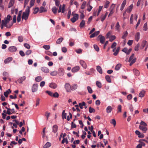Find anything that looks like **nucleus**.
<instances>
[{"instance_id":"obj_26","label":"nucleus","mask_w":148,"mask_h":148,"mask_svg":"<svg viewBox=\"0 0 148 148\" xmlns=\"http://www.w3.org/2000/svg\"><path fill=\"white\" fill-rule=\"evenodd\" d=\"M97 70V71L99 73L101 74L103 72H102V69L101 67L100 66H97L96 68Z\"/></svg>"},{"instance_id":"obj_32","label":"nucleus","mask_w":148,"mask_h":148,"mask_svg":"<svg viewBox=\"0 0 148 148\" xmlns=\"http://www.w3.org/2000/svg\"><path fill=\"white\" fill-rule=\"evenodd\" d=\"M51 145V144L49 142H47L44 145L43 147V148H47L49 147H50Z\"/></svg>"},{"instance_id":"obj_6","label":"nucleus","mask_w":148,"mask_h":148,"mask_svg":"<svg viewBox=\"0 0 148 148\" xmlns=\"http://www.w3.org/2000/svg\"><path fill=\"white\" fill-rule=\"evenodd\" d=\"M12 24L13 23H11L10 25H6L5 23H4L3 21V22L1 21V28L3 29L4 26L8 28H9L12 25Z\"/></svg>"},{"instance_id":"obj_38","label":"nucleus","mask_w":148,"mask_h":148,"mask_svg":"<svg viewBox=\"0 0 148 148\" xmlns=\"http://www.w3.org/2000/svg\"><path fill=\"white\" fill-rule=\"evenodd\" d=\"M133 72L134 73V74L137 76L139 75L140 74V72L139 71L136 69H134L133 70Z\"/></svg>"},{"instance_id":"obj_29","label":"nucleus","mask_w":148,"mask_h":148,"mask_svg":"<svg viewBox=\"0 0 148 148\" xmlns=\"http://www.w3.org/2000/svg\"><path fill=\"white\" fill-rule=\"evenodd\" d=\"M11 92V90L10 89H8L6 92L4 93V95L6 97H8V95Z\"/></svg>"},{"instance_id":"obj_60","label":"nucleus","mask_w":148,"mask_h":148,"mask_svg":"<svg viewBox=\"0 0 148 148\" xmlns=\"http://www.w3.org/2000/svg\"><path fill=\"white\" fill-rule=\"evenodd\" d=\"M35 0H31L30 1V7H29L30 8L31 7H32L33 6Z\"/></svg>"},{"instance_id":"obj_40","label":"nucleus","mask_w":148,"mask_h":148,"mask_svg":"<svg viewBox=\"0 0 148 148\" xmlns=\"http://www.w3.org/2000/svg\"><path fill=\"white\" fill-rule=\"evenodd\" d=\"M128 35V33L127 31L123 33V35L122 37V38L123 39H125V38Z\"/></svg>"},{"instance_id":"obj_11","label":"nucleus","mask_w":148,"mask_h":148,"mask_svg":"<svg viewBox=\"0 0 148 148\" xmlns=\"http://www.w3.org/2000/svg\"><path fill=\"white\" fill-rule=\"evenodd\" d=\"M133 7V5L132 4L127 8L125 10L127 12L130 13L132 11Z\"/></svg>"},{"instance_id":"obj_23","label":"nucleus","mask_w":148,"mask_h":148,"mask_svg":"<svg viewBox=\"0 0 148 148\" xmlns=\"http://www.w3.org/2000/svg\"><path fill=\"white\" fill-rule=\"evenodd\" d=\"M47 11V10L45 9L43 7L41 6L40 8L39 12L40 13L45 12Z\"/></svg>"},{"instance_id":"obj_15","label":"nucleus","mask_w":148,"mask_h":148,"mask_svg":"<svg viewBox=\"0 0 148 148\" xmlns=\"http://www.w3.org/2000/svg\"><path fill=\"white\" fill-rule=\"evenodd\" d=\"M79 69L80 68L79 66H76L72 69L71 71L73 73H75L78 71Z\"/></svg>"},{"instance_id":"obj_61","label":"nucleus","mask_w":148,"mask_h":148,"mask_svg":"<svg viewBox=\"0 0 148 148\" xmlns=\"http://www.w3.org/2000/svg\"><path fill=\"white\" fill-rule=\"evenodd\" d=\"M50 113L48 112H45V116H46L47 117V120H48V118L50 116Z\"/></svg>"},{"instance_id":"obj_58","label":"nucleus","mask_w":148,"mask_h":148,"mask_svg":"<svg viewBox=\"0 0 148 148\" xmlns=\"http://www.w3.org/2000/svg\"><path fill=\"white\" fill-rule=\"evenodd\" d=\"M118 111L117 112H121V106L120 105H119L117 107Z\"/></svg>"},{"instance_id":"obj_25","label":"nucleus","mask_w":148,"mask_h":148,"mask_svg":"<svg viewBox=\"0 0 148 148\" xmlns=\"http://www.w3.org/2000/svg\"><path fill=\"white\" fill-rule=\"evenodd\" d=\"M78 87V85L76 84H73L71 86V90H74L76 89Z\"/></svg>"},{"instance_id":"obj_1","label":"nucleus","mask_w":148,"mask_h":148,"mask_svg":"<svg viewBox=\"0 0 148 148\" xmlns=\"http://www.w3.org/2000/svg\"><path fill=\"white\" fill-rule=\"evenodd\" d=\"M30 11V7L28 6L27 7L25 11L23 12L22 19L23 20L24 19L26 21L28 18Z\"/></svg>"},{"instance_id":"obj_48","label":"nucleus","mask_w":148,"mask_h":148,"mask_svg":"<svg viewBox=\"0 0 148 148\" xmlns=\"http://www.w3.org/2000/svg\"><path fill=\"white\" fill-rule=\"evenodd\" d=\"M110 123L111 124H112L114 126H115L116 124V122L115 120L114 119H112L111 120Z\"/></svg>"},{"instance_id":"obj_9","label":"nucleus","mask_w":148,"mask_h":148,"mask_svg":"<svg viewBox=\"0 0 148 148\" xmlns=\"http://www.w3.org/2000/svg\"><path fill=\"white\" fill-rule=\"evenodd\" d=\"M38 85L37 84H33L32 87V91L33 92H35L38 90Z\"/></svg>"},{"instance_id":"obj_46","label":"nucleus","mask_w":148,"mask_h":148,"mask_svg":"<svg viewBox=\"0 0 148 148\" xmlns=\"http://www.w3.org/2000/svg\"><path fill=\"white\" fill-rule=\"evenodd\" d=\"M147 23H145L143 27V30L144 31H146L147 29Z\"/></svg>"},{"instance_id":"obj_54","label":"nucleus","mask_w":148,"mask_h":148,"mask_svg":"<svg viewBox=\"0 0 148 148\" xmlns=\"http://www.w3.org/2000/svg\"><path fill=\"white\" fill-rule=\"evenodd\" d=\"M140 125L146 127L147 126V124L143 121H141L140 123Z\"/></svg>"},{"instance_id":"obj_55","label":"nucleus","mask_w":148,"mask_h":148,"mask_svg":"<svg viewBox=\"0 0 148 148\" xmlns=\"http://www.w3.org/2000/svg\"><path fill=\"white\" fill-rule=\"evenodd\" d=\"M116 38V37L115 36H112L110 37L109 40L112 42L115 40Z\"/></svg>"},{"instance_id":"obj_37","label":"nucleus","mask_w":148,"mask_h":148,"mask_svg":"<svg viewBox=\"0 0 148 148\" xmlns=\"http://www.w3.org/2000/svg\"><path fill=\"white\" fill-rule=\"evenodd\" d=\"M58 73V72L57 71H55L51 72L50 74L52 76H56L57 75Z\"/></svg>"},{"instance_id":"obj_63","label":"nucleus","mask_w":148,"mask_h":148,"mask_svg":"<svg viewBox=\"0 0 148 148\" xmlns=\"http://www.w3.org/2000/svg\"><path fill=\"white\" fill-rule=\"evenodd\" d=\"M94 48L95 50L97 51H99V48L98 46L96 45H94Z\"/></svg>"},{"instance_id":"obj_42","label":"nucleus","mask_w":148,"mask_h":148,"mask_svg":"<svg viewBox=\"0 0 148 148\" xmlns=\"http://www.w3.org/2000/svg\"><path fill=\"white\" fill-rule=\"evenodd\" d=\"M66 114L65 113V110H63L62 112V117L64 119H66Z\"/></svg>"},{"instance_id":"obj_13","label":"nucleus","mask_w":148,"mask_h":148,"mask_svg":"<svg viewBox=\"0 0 148 148\" xmlns=\"http://www.w3.org/2000/svg\"><path fill=\"white\" fill-rule=\"evenodd\" d=\"M58 72L59 75L62 76L64 74V70L63 68H60L58 69Z\"/></svg>"},{"instance_id":"obj_51","label":"nucleus","mask_w":148,"mask_h":148,"mask_svg":"<svg viewBox=\"0 0 148 148\" xmlns=\"http://www.w3.org/2000/svg\"><path fill=\"white\" fill-rule=\"evenodd\" d=\"M136 58H134L133 59H132L130 62V66H131L132 64H133L134 63L136 60Z\"/></svg>"},{"instance_id":"obj_33","label":"nucleus","mask_w":148,"mask_h":148,"mask_svg":"<svg viewBox=\"0 0 148 148\" xmlns=\"http://www.w3.org/2000/svg\"><path fill=\"white\" fill-rule=\"evenodd\" d=\"M85 21L84 20H82L80 22L79 25V27L80 28L83 27L85 25Z\"/></svg>"},{"instance_id":"obj_45","label":"nucleus","mask_w":148,"mask_h":148,"mask_svg":"<svg viewBox=\"0 0 148 148\" xmlns=\"http://www.w3.org/2000/svg\"><path fill=\"white\" fill-rule=\"evenodd\" d=\"M59 96V95L57 92H55L54 93H53L52 97L55 98H58Z\"/></svg>"},{"instance_id":"obj_22","label":"nucleus","mask_w":148,"mask_h":148,"mask_svg":"<svg viewBox=\"0 0 148 148\" xmlns=\"http://www.w3.org/2000/svg\"><path fill=\"white\" fill-rule=\"evenodd\" d=\"M112 110V108L111 106H108L106 109V112L107 113H110Z\"/></svg>"},{"instance_id":"obj_31","label":"nucleus","mask_w":148,"mask_h":148,"mask_svg":"<svg viewBox=\"0 0 148 148\" xmlns=\"http://www.w3.org/2000/svg\"><path fill=\"white\" fill-rule=\"evenodd\" d=\"M147 41L146 40H143L142 41V44L141 45L140 49H143L147 43Z\"/></svg>"},{"instance_id":"obj_34","label":"nucleus","mask_w":148,"mask_h":148,"mask_svg":"<svg viewBox=\"0 0 148 148\" xmlns=\"http://www.w3.org/2000/svg\"><path fill=\"white\" fill-rule=\"evenodd\" d=\"M63 39V38L61 37L59 38L56 41V43L57 44H59L61 43Z\"/></svg>"},{"instance_id":"obj_27","label":"nucleus","mask_w":148,"mask_h":148,"mask_svg":"<svg viewBox=\"0 0 148 148\" xmlns=\"http://www.w3.org/2000/svg\"><path fill=\"white\" fill-rule=\"evenodd\" d=\"M25 79V77L23 76L18 79V81L19 83H22Z\"/></svg>"},{"instance_id":"obj_41","label":"nucleus","mask_w":148,"mask_h":148,"mask_svg":"<svg viewBox=\"0 0 148 148\" xmlns=\"http://www.w3.org/2000/svg\"><path fill=\"white\" fill-rule=\"evenodd\" d=\"M116 29L118 31H120V25L119 22H117L116 25Z\"/></svg>"},{"instance_id":"obj_8","label":"nucleus","mask_w":148,"mask_h":148,"mask_svg":"<svg viewBox=\"0 0 148 148\" xmlns=\"http://www.w3.org/2000/svg\"><path fill=\"white\" fill-rule=\"evenodd\" d=\"M79 63L82 66L84 69L87 68V66L85 62L83 60H79Z\"/></svg>"},{"instance_id":"obj_49","label":"nucleus","mask_w":148,"mask_h":148,"mask_svg":"<svg viewBox=\"0 0 148 148\" xmlns=\"http://www.w3.org/2000/svg\"><path fill=\"white\" fill-rule=\"evenodd\" d=\"M87 89L89 93H90V94H91L92 93V90L90 86H87Z\"/></svg>"},{"instance_id":"obj_47","label":"nucleus","mask_w":148,"mask_h":148,"mask_svg":"<svg viewBox=\"0 0 148 148\" xmlns=\"http://www.w3.org/2000/svg\"><path fill=\"white\" fill-rule=\"evenodd\" d=\"M96 84L97 86L99 88H101L102 87L101 83L99 81H97Z\"/></svg>"},{"instance_id":"obj_35","label":"nucleus","mask_w":148,"mask_h":148,"mask_svg":"<svg viewBox=\"0 0 148 148\" xmlns=\"http://www.w3.org/2000/svg\"><path fill=\"white\" fill-rule=\"evenodd\" d=\"M42 79V77L40 76L36 77L35 78V80L36 82H39Z\"/></svg>"},{"instance_id":"obj_20","label":"nucleus","mask_w":148,"mask_h":148,"mask_svg":"<svg viewBox=\"0 0 148 148\" xmlns=\"http://www.w3.org/2000/svg\"><path fill=\"white\" fill-rule=\"evenodd\" d=\"M12 60V57H10L7 58L5 59L4 61V62L5 64H7L9 63Z\"/></svg>"},{"instance_id":"obj_5","label":"nucleus","mask_w":148,"mask_h":148,"mask_svg":"<svg viewBox=\"0 0 148 148\" xmlns=\"http://www.w3.org/2000/svg\"><path fill=\"white\" fill-rule=\"evenodd\" d=\"M65 4H63L62 7V5H60L59 7L58 10V13H60V12H62V13H64L65 11Z\"/></svg>"},{"instance_id":"obj_36","label":"nucleus","mask_w":148,"mask_h":148,"mask_svg":"<svg viewBox=\"0 0 148 148\" xmlns=\"http://www.w3.org/2000/svg\"><path fill=\"white\" fill-rule=\"evenodd\" d=\"M57 8L55 6L53 7L52 8V11L54 14H56L57 12Z\"/></svg>"},{"instance_id":"obj_39","label":"nucleus","mask_w":148,"mask_h":148,"mask_svg":"<svg viewBox=\"0 0 148 148\" xmlns=\"http://www.w3.org/2000/svg\"><path fill=\"white\" fill-rule=\"evenodd\" d=\"M121 64H117L115 66V69L116 71L119 70L121 68Z\"/></svg>"},{"instance_id":"obj_18","label":"nucleus","mask_w":148,"mask_h":148,"mask_svg":"<svg viewBox=\"0 0 148 148\" xmlns=\"http://www.w3.org/2000/svg\"><path fill=\"white\" fill-rule=\"evenodd\" d=\"M140 36V34L139 32H138L136 33L135 35V40L137 42L139 40Z\"/></svg>"},{"instance_id":"obj_64","label":"nucleus","mask_w":148,"mask_h":148,"mask_svg":"<svg viewBox=\"0 0 148 148\" xmlns=\"http://www.w3.org/2000/svg\"><path fill=\"white\" fill-rule=\"evenodd\" d=\"M129 108L130 111L133 112L134 110V108L132 105L131 104H130L129 106Z\"/></svg>"},{"instance_id":"obj_19","label":"nucleus","mask_w":148,"mask_h":148,"mask_svg":"<svg viewBox=\"0 0 148 148\" xmlns=\"http://www.w3.org/2000/svg\"><path fill=\"white\" fill-rule=\"evenodd\" d=\"M139 128L143 131L144 133L146 132L147 130V128L146 127L141 125H139Z\"/></svg>"},{"instance_id":"obj_17","label":"nucleus","mask_w":148,"mask_h":148,"mask_svg":"<svg viewBox=\"0 0 148 148\" xmlns=\"http://www.w3.org/2000/svg\"><path fill=\"white\" fill-rule=\"evenodd\" d=\"M126 2L127 1L126 0H124L123 1L121 6L120 10L121 11H122L123 9L126 4Z\"/></svg>"},{"instance_id":"obj_59","label":"nucleus","mask_w":148,"mask_h":148,"mask_svg":"<svg viewBox=\"0 0 148 148\" xmlns=\"http://www.w3.org/2000/svg\"><path fill=\"white\" fill-rule=\"evenodd\" d=\"M89 112L90 113L94 112H95V110L94 108L90 107L89 108Z\"/></svg>"},{"instance_id":"obj_10","label":"nucleus","mask_w":148,"mask_h":148,"mask_svg":"<svg viewBox=\"0 0 148 148\" xmlns=\"http://www.w3.org/2000/svg\"><path fill=\"white\" fill-rule=\"evenodd\" d=\"M98 38H99L100 43L102 44L104 43L105 40V38L104 36L100 35L98 36Z\"/></svg>"},{"instance_id":"obj_7","label":"nucleus","mask_w":148,"mask_h":148,"mask_svg":"<svg viewBox=\"0 0 148 148\" xmlns=\"http://www.w3.org/2000/svg\"><path fill=\"white\" fill-rule=\"evenodd\" d=\"M8 51L12 53L15 52L17 50V48L16 47L12 46L10 47L8 49Z\"/></svg>"},{"instance_id":"obj_24","label":"nucleus","mask_w":148,"mask_h":148,"mask_svg":"<svg viewBox=\"0 0 148 148\" xmlns=\"http://www.w3.org/2000/svg\"><path fill=\"white\" fill-rule=\"evenodd\" d=\"M22 11L21 10L19 12L17 18V21L18 22H19L21 20V16Z\"/></svg>"},{"instance_id":"obj_3","label":"nucleus","mask_w":148,"mask_h":148,"mask_svg":"<svg viewBox=\"0 0 148 148\" xmlns=\"http://www.w3.org/2000/svg\"><path fill=\"white\" fill-rule=\"evenodd\" d=\"M64 88L67 92H69L71 91V86L70 84L68 83H66L64 85Z\"/></svg>"},{"instance_id":"obj_2","label":"nucleus","mask_w":148,"mask_h":148,"mask_svg":"<svg viewBox=\"0 0 148 148\" xmlns=\"http://www.w3.org/2000/svg\"><path fill=\"white\" fill-rule=\"evenodd\" d=\"M12 19V17L11 16L10 14H8L7 17H5L3 20L2 21V22L3 21L4 23H5L6 25H7V24Z\"/></svg>"},{"instance_id":"obj_43","label":"nucleus","mask_w":148,"mask_h":148,"mask_svg":"<svg viewBox=\"0 0 148 148\" xmlns=\"http://www.w3.org/2000/svg\"><path fill=\"white\" fill-rule=\"evenodd\" d=\"M90 4V3L89 2L88 4V7L87 10L88 12H90L92 8V7L91 6Z\"/></svg>"},{"instance_id":"obj_62","label":"nucleus","mask_w":148,"mask_h":148,"mask_svg":"<svg viewBox=\"0 0 148 148\" xmlns=\"http://www.w3.org/2000/svg\"><path fill=\"white\" fill-rule=\"evenodd\" d=\"M18 40L20 42H22L23 41V37L22 36H20L18 37Z\"/></svg>"},{"instance_id":"obj_50","label":"nucleus","mask_w":148,"mask_h":148,"mask_svg":"<svg viewBox=\"0 0 148 148\" xmlns=\"http://www.w3.org/2000/svg\"><path fill=\"white\" fill-rule=\"evenodd\" d=\"M86 3V1H84L81 6V8L82 9H84L85 8Z\"/></svg>"},{"instance_id":"obj_16","label":"nucleus","mask_w":148,"mask_h":148,"mask_svg":"<svg viewBox=\"0 0 148 148\" xmlns=\"http://www.w3.org/2000/svg\"><path fill=\"white\" fill-rule=\"evenodd\" d=\"M58 127L56 125H53L52 127V132L54 133H56L58 131Z\"/></svg>"},{"instance_id":"obj_4","label":"nucleus","mask_w":148,"mask_h":148,"mask_svg":"<svg viewBox=\"0 0 148 148\" xmlns=\"http://www.w3.org/2000/svg\"><path fill=\"white\" fill-rule=\"evenodd\" d=\"M115 7V5L113 3L110 6L109 10L110 11V13L108 15V17H109L110 15H112L114 12V9Z\"/></svg>"},{"instance_id":"obj_53","label":"nucleus","mask_w":148,"mask_h":148,"mask_svg":"<svg viewBox=\"0 0 148 148\" xmlns=\"http://www.w3.org/2000/svg\"><path fill=\"white\" fill-rule=\"evenodd\" d=\"M45 92L46 93H47L48 94V95H49L50 96L52 97V95H53V92L50 91L49 90H46L45 91Z\"/></svg>"},{"instance_id":"obj_56","label":"nucleus","mask_w":148,"mask_h":148,"mask_svg":"<svg viewBox=\"0 0 148 148\" xmlns=\"http://www.w3.org/2000/svg\"><path fill=\"white\" fill-rule=\"evenodd\" d=\"M5 108L7 110V111L6 113L9 115H10L11 114V109L10 108H8L6 107Z\"/></svg>"},{"instance_id":"obj_30","label":"nucleus","mask_w":148,"mask_h":148,"mask_svg":"<svg viewBox=\"0 0 148 148\" xmlns=\"http://www.w3.org/2000/svg\"><path fill=\"white\" fill-rule=\"evenodd\" d=\"M15 2V0H10L8 5V8H10L14 5Z\"/></svg>"},{"instance_id":"obj_28","label":"nucleus","mask_w":148,"mask_h":148,"mask_svg":"<svg viewBox=\"0 0 148 148\" xmlns=\"http://www.w3.org/2000/svg\"><path fill=\"white\" fill-rule=\"evenodd\" d=\"M145 93V91L144 90H142L139 94V96L140 97H143Z\"/></svg>"},{"instance_id":"obj_12","label":"nucleus","mask_w":148,"mask_h":148,"mask_svg":"<svg viewBox=\"0 0 148 148\" xmlns=\"http://www.w3.org/2000/svg\"><path fill=\"white\" fill-rule=\"evenodd\" d=\"M41 70L42 71L45 73H49V69L45 66L42 67H41Z\"/></svg>"},{"instance_id":"obj_52","label":"nucleus","mask_w":148,"mask_h":148,"mask_svg":"<svg viewBox=\"0 0 148 148\" xmlns=\"http://www.w3.org/2000/svg\"><path fill=\"white\" fill-rule=\"evenodd\" d=\"M79 105L80 108L81 109H82L83 108V106H84V105H85V102L83 101L82 102V103H79Z\"/></svg>"},{"instance_id":"obj_14","label":"nucleus","mask_w":148,"mask_h":148,"mask_svg":"<svg viewBox=\"0 0 148 148\" xmlns=\"http://www.w3.org/2000/svg\"><path fill=\"white\" fill-rule=\"evenodd\" d=\"M49 86L52 89H55L57 88L58 86L56 83L52 82L50 84Z\"/></svg>"},{"instance_id":"obj_21","label":"nucleus","mask_w":148,"mask_h":148,"mask_svg":"<svg viewBox=\"0 0 148 148\" xmlns=\"http://www.w3.org/2000/svg\"><path fill=\"white\" fill-rule=\"evenodd\" d=\"M99 33L100 32L99 31L96 32L93 34H91L90 36V38L94 37L98 35L99 34Z\"/></svg>"},{"instance_id":"obj_44","label":"nucleus","mask_w":148,"mask_h":148,"mask_svg":"<svg viewBox=\"0 0 148 148\" xmlns=\"http://www.w3.org/2000/svg\"><path fill=\"white\" fill-rule=\"evenodd\" d=\"M106 80L109 83H111V80L110 77L108 75H106L105 77Z\"/></svg>"},{"instance_id":"obj_57","label":"nucleus","mask_w":148,"mask_h":148,"mask_svg":"<svg viewBox=\"0 0 148 148\" xmlns=\"http://www.w3.org/2000/svg\"><path fill=\"white\" fill-rule=\"evenodd\" d=\"M3 0H0V9L1 10H3L4 9V7L3 5Z\"/></svg>"}]
</instances>
